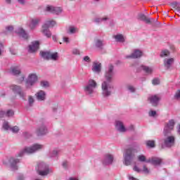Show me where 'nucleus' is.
<instances>
[{
  "label": "nucleus",
  "mask_w": 180,
  "mask_h": 180,
  "mask_svg": "<svg viewBox=\"0 0 180 180\" xmlns=\"http://www.w3.org/2000/svg\"><path fill=\"white\" fill-rule=\"evenodd\" d=\"M114 67L110 65L108 67V70L105 72V78L106 81H104L101 84V89L103 91V96H110L112 94L111 89H113V86L110 84L112 79H113V72Z\"/></svg>",
  "instance_id": "1"
},
{
  "label": "nucleus",
  "mask_w": 180,
  "mask_h": 180,
  "mask_svg": "<svg viewBox=\"0 0 180 180\" xmlns=\"http://www.w3.org/2000/svg\"><path fill=\"white\" fill-rule=\"evenodd\" d=\"M36 170L41 176H46L49 175V174H51V172H53V170L50 167H49L47 164L43 162L37 164L36 167Z\"/></svg>",
  "instance_id": "2"
},
{
  "label": "nucleus",
  "mask_w": 180,
  "mask_h": 180,
  "mask_svg": "<svg viewBox=\"0 0 180 180\" xmlns=\"http://www.w3.org/2000/svg\"><path fill=\"white\" fill-rule=\"evenodd\" d=\"M56 21L54 20H48L46 22L42 25V33L46 37H51V32L49 30V27H54L56 26Z\"/></svg>",
  "instance_id": "3"
},
{
  "label": "nucleus",
  "mask_w": 180,
  "mask_h": 180,
  "mask_svg": "<svg viewBox=\"0 0 180 180\" xmlns=\"http://www.w3.org/2000/svg\"><path fill=\"white\" fill-rule=\"evenodd\" d=\"M43 148L42 145L40 144H34L32 147H27L24 149V150L20 152L18 154V157H22L25 153L26 154H32V153H35V151H39V150H41Z\"/></svg>",
  "instance_id": "4"
},
{
  "label": "nucleus",
  "mask_w": 180,
  "mask_h": 180,
  "mask_svg": "<svg viewBox=\"0 0 180 180\" xmlns=\"http://www.w3.org/2000/svg\"><path fill=\"white\" fill-rule=\"evenodd\" d=\"M124 158V164L126 165H130V164H131V161L133 160V158H134V153H133V150L127 149L126 150Z\"/></svg>",
  "instance_id": "5"
},
{
  "label": "nucleus",
  "mask_w": 180,
  "mask_h": 180,
  "mask_svg": "<svg viewBox=\"0 0 180 180\" xmlns=\"http://www.w3.org/2000/svg\"><path fill=\"white\" fill-rule=\"evenodd\" d=\"M95 88H96V82H95V80L90 79L88 85L84 87V91L88 95H92Z\"/></svg>",
  "instance_id": "6"
},
{
  "label": "nucleus",
  "mask_w": 180,
  "mask_h": 180,
  "mask_svg": "<svg viewBox=\"0 0 180 180\" xmlns=\"http://www.w3.org/2000/svg\"><path fill=\"white\" fill-rule=\"evenodd\" d=\"M46 12H49V13H55L58 15L63 12V8L60 7H54L53 6H47L45 8Z\"/></svg>",
  "instance_id": "7"
},
{
  "label": "nucleus",
  "mask_w": 180,
  "mask_h": 180,
  "mask_svg": "<svg viewBox=\"0 0 180 180\" xmlns=\"http://www.w3.org/2000/svg\"><path fill=\"white\" fill-rule=\"evenodd\" d=\"M10 89L14 94H16L17 95H19L20 98H23L25 96V94L23 91H22V88L18 85L13 84L10 86Z\"/></svg>",
  "instance_id": "8"
},
{
  "label": "nucleus",
  "mask_w": 180,
  "mask_h": 180,
  "mask_svg": "<svg viewBox=\"0 0 180 180\" xmlns=\"http://www.w3.org/2000/svg\"><path fill=\"white\" fill-rule=\"evenodd\" d=\"M148 100L152 106H158V102L161 101V96L160 95H153L148 97Z\"/></svg>",
  "instance_id": "9"
},
{
  "label": "nucleus",
  "mask_w": 180,
  "mask_h": 180,
  "mask_svg": "<svg viewBox=\"0 0 180 180\" xmlns=\"http://www.w3.org/2000/svg\"><path fill=\"white\" fill-rule=\"evenodd\" d=\"M37 81V76L34 74H30L28 76V79L26 81V86L27 88H30Z\"/></svg>",
  "instance_id": "10"
},
{
  "label": "nucleus",
  "mask_w": 180,
  "mask_h": 180,
  "mask_svg": "<svg viewBox=\"0 0 180 180\" xmlns=\"http://www.w3.org/2000/svg\"><path fill=\"white\" fill-rule=\"evenodd\" d=\"M175 125V122L174 120L169 121V123L167 124L165 127L164 134L167 136V134H169L171 133V130H174V126Z\"/></svg>",
  "instance_id": "11"
},
{
  "label": "nucleus",
  "mask_w": 180,
  "mask_h": 180,
  "mask_svg": "<svg viewBox=\"0 0 180 180\" xmlns=\"http://www.w3.org/2000/svg\"><path fill=\"white\" fill-rule=\"evenodd\" d=\"M164 144L166 147H172L175 144V137L174 136H169L164 139Z\"/></svg>",
  "instance_id": "12"
},
{
  "label": "nucleus",
  "mask_w": 180,
  "mask_h": 180,
  "mask_svg": "<svg viewBox=\"0 0 180 180\" xmlns=\"http://www.w3.org/2000/svg\"><path fill=\"white\" fill-rule=\"evenodd\" d=\"M138 19L139 20H143V22H146V23H148V25H151V23H154V22H157V20H154V18H148L147 16L144 14H139L138 15Z\"/></svg>",
  "instance_id": "13"
},
{
  "label": "nucleus",
  "mask_w": 180,
  "mask_h": 180,
  "mask_svg": "<svg viewBox=\"0 0 180 180\" xmlns=\"http://www.w3.org/2000/svg\"><path fill=\"white\" fill-rule=\"evenodd\" d=\"M40 44L38 41H33L31 45L29 46V52L30 53H34L39 50V47Z\"/></svg>",
  "instance_id": "14"
},
{
  "label": "nucleus",
  "mask_w": 180,
  "mask_h": 180,
  "mask_svg": "<svg viewBox=\"0 0 180 180\" xmlns=\"http://www.w3.org/2000/svg\"><path fill=\"white\" fill-rule=\"evenodd\" d=\"M146 162H150L153 165H160L162 162V160L159 158H152L148 159Z\"/></svg>",
  "instance_id": "15"
},
{
  "label": "nucleus",
  "mask_w": 180,
  "mask_h": 180,
  "mask_svg": "<svg viewBox=\"0 0 180 180\" xmlns=\"http://www.w3.org/2000/svg\"><path fill=\"white\" fill-rule=\"evenodd\" d=\"M113 162V156L112 155H106L103 162V165H110Z\"/></svg>",
  "instance_id": "16"
},
{
  "label": "nucleus",
  "mask_w": 180,
  "mask_h": 180,
  "mask_svg": "<svg viewBox=\"0 0 180 180\" xmlns=\"http://www.w3.org/2000/svg\"><path fill=\"white\" fill-rule=\"evenodd\" d=\"M15 33H17V34H18L20 37H22V39H29V36L27 35L26 32L24 31V30H22V28H18L15 31Z\"/></svg>",
  "instance_id": "17"
},
{
  "label": "nucleus",
  "mask_w": 180,
  "mask_h": 180,
  "mask_svg": "<svg viewBox=\"0 0 180 180\" xmlns=\"http://www.w3.org/2000/svg\"><path fill=\"white\" fill-rule=\"evenodd\" d=\"M143 56V53L139 50H136L131 56H127L126 58H139Z\"/></svg>",
  "instance_id": "18"
},
{
  "label": "nucleus",
  "mask_w": 180,
  "mask_h": 180,
  "mask_svg": "<svg viewBox=\"0 0 180 180\" xmlns=\"http://www.w3.org/2000/svg\"><path fill=\"white\" fill-rule=\"evenodd\" d=\"M36 96L38 101H44L46 99V92L39 91L36 94Z\"/></svg>",
  "instance_id": "19"
},
{
  "label": "nucleus",
  "mask_w": 180,
  "mask_h": 180,
  "mask_svg": "<svg viewBox=\"0 0 180 180\" xmlns=\"http://www.w3.org/2000/svg\"><path fill=\"white\" fill-rule=\"evenodd\" d=\"M174 63V58H171L169 59H165L164 60V65L166 67L167 70H169L171 68V65Z\"/></svg>",
  "instance_id": "20"
},
{
  "label": "nucleus",
  "mask_w": 180,
  "mask_h": 180,
  "mask_svg": "<svg viewBox=\"0 0 180 180\" xmlns=\"http://www.w3.org/2000/svg\"><path fill=\"white\" fill-rule=\"evenodd\" d=\"M9 162L11 164V167H13V169H18V166H16V164L19 162L18 159H15L14 158H11L9 160Z\"/></svg>",
  "instance_id": "21"
},
{
  "label": "nucleus",
  "mask_w": 180,
  "mask_h": 180,
  "mask_svg": "<svg viewBox=\"0 0 180 180\" xmlns=\"http://www.w3.org/2000/svg\"><path fill=\"white\" fill-rule=\"evenodd\" d=\"M116 127L117 130H119V131H121L122 133H124V131H126V128L124 127L123 122L120 121H117L116 122Z\"/></svg>",
  "instance_id": "22"
},
{
  "label": "nucleus",
  "mask_w": 180,
  "mask_h": 180,
  "mask_svg": "<svg viewBox=\"0 0 180 180\" xmlns=\"http://www.w3.org/2000/svg\"><path fill=\"white\" fill-rule=\"evenodd\" d=\"M36 133L37 136H43L47 133V129L44 126H42L37 129Z\"/></svg>",
  "instance_id": "23"
},
{
  "label": "nucleus",
  "mask_w": 180,
  "mask_h": 180,
  "mask_svg": "<svg viewBox=\"0 0 180 180\" xmlns=\"http://www.w3.org/2000/svg\"><path fill=\"white\" fill-rule=\"evenodd\" d=\"M101 65L99 63H94L92 67V71L94 72H101Z\"/></svg>",
  "instance_id": "24"
},
{
  "label": "nucleus",
  "mask_w": 180,
  "mask_h": 180,
  "mask_svg": "<svg viewBox=\"0 0 180 180\" xmlns=\"http://www.w3.org/2000/svg\"><path fill=\"white\" fill-rule=\"evenodd\" d=\"M39 22H40V20L37 18H34L31 20V23L30 25V27L31 29H33L34 27H36V26H37V25H39Z\"/></svg>",
  "instance_id": "25"
},
{
  "label": "nucleus",
  "mask_w": 180,
  "mask_h": 180,
  "mask_svg": "<svg viewBox=\"0 0 180 180\" xmlns=\"http://www.w3.org/2000/svg\"><path fill=\"white\" fill-rule=\"evenodd\" d=\"M11 72L13 75H20L21 74L20 69L19 68H11Z\"/></svg>",
  "instance_id": "26"
},
{
  "label": "nucleus",
  "mask_w": 180,
  "mask_h": 180,
  "mask_svg": "<svg viewBox=\"0 0 180 180\" xmlns=\"http://www.w3.org/2000/svg\"><path fill=\"white\" fill-rule=\"evenodd\" d=\"M50 54L51 52L46 51H41L40 52V56H41L43 57V58H44L45 60H50Z\"/></svg>",
  "instance_id": "27"
},
{
  "label": "nucleus",
  "mask_w": 180,
  "mask_h": 180,
  "mask_svg": "<svg viewBox=\"0 0 180 180\" xmlns=\"http://www.w3.org/2000/svg\"><path fill=\"white\" fill-rule=\"evenodd\" d=\"M172 8L174 9L175 11H177L178 12L180 11V4L178 2H174L171 4Z\"/></svg>",
  "instance_id": "28"
},
{
  "label": "nucleus",
  "mask_w": 180,
  "mask_h": 180,
  "mask_svg": "<svg viewBox=\"0 0 180 180\" xmlns=\"http://www.w3.org/2000/svg\"><path fill=\"white\" fill-rule=\"evenodd\" d=\"M141 70L145 71V72H146L147 74H151V72H153V69H151L150 68H148L147 66L141 65Z\"/></svg>",
  "instance_id": "29"
},
{
  "label": "nucleus",
  "mask_w": 180,
  "mask_h": 180,
  "mask_svg": "<svg viewBox=\"0 0 180 180\" xmlns=\"http://www.w3.org/2000/svg\"><path fill=\"white\" fill-rule=\"evenodd\" d=\"M57 58H58V53L57 52L50 53L49 60H53V61H56Z\"/></svg>",
  "instance_id": "30"
},
{
  "label": "nucleus",
  "mask_w": 180,
  "mask_h": 180,
  "mask_svg": "<svg viewBox=\"0 0 180 180\" xmlns=\"http://www.w3.org/2000/svg\"><path fill=\"white\" fill-rule=\"evenodd\" d=\"M146 146H147V147H150V148H154V147H155V141H147Z\"/></svg>",
  "instance_id": "31"
},
{
  "label": "nucleus",
  "mask_w": 180,
  "mask_h": 180,
  "mask_svg": "<svg viewBox=\"0 0 180 180\" xmlns=\"http://www.w3.org/2000/svg\"><path fill=\"white\" fill-rule=\"evenodd\" d=\"M138 160L141 162H147V158L144 155H138Z\"/></svg>",
  "instance_id": "32"
},
{
  "label": "nucleus",
  "mask_w": 180,
  "mask_h": 180,
  "mask_svg": "<svg viewBox=\"0 0 180 180\" xmlns=\"http://www.w3.org/2000/svg\"><path fill=\"white\" fill-rule=\"evenodd\" d=\"M115 40H117V41H121V42L124 41V37H123V35L122 34H118L115 36Z\"/></svg>",
  "instance_id": "33"
},
{
  "label": "nucleus",
  "mask_w": 180,
  "mask_h": 180,
  "mask_svg": "<svg viewBox=\"0 0 180 180\" xmlns=\"http://www.w3.org/2000/svg\"><path fill=\"white\" fill-rule=\"evenodd\" d=\"M15 112L12 110H8L6 113L4 112V116H7V117H11V116H13Z\"/></svg>",
  "instance_id": "34"
},
{
  "label": "nucleus",
  "mask_w": 180,
  "mask_h": 180,
  "mask_svg": "<svg viewBox=\"0 0 180 180\" xmlns=\"http://www.w3.org/2000/svg\"><path fill=\"white\" fill-rule=\"evenodd\" d=\"M168 56H169V51L168 50L162 51L160 53V57H168Z\"/></svg>",
  "instance_id": "35"
},
{
  "label": "nucleus",
  "mask_w": 180,
  "mask_h": 180,
  "mask_svg": "<svg viewBox=\"0 0 180 180\" xmlns=\"http://www.w3.org/2000/svg\"><path fill=\"white\" fill-rule=\"evenodd\" d=\"M77 32H78V28H77L75 27H69V32L71 33V34H72L74 33H77Z\"/></svg>",
  "instance_id": "36"
},
{
  "label": "nucleus",
  "mask_w": 180,
  "mask_h": 180,
  "mask_svg": "<svg viewBox=\"0 0 180 180\" xmlns=\"http://www.w3.org/2000/svg\"><path fill=\"white\" fill-rule=\"evenodd\" d=\"M96 46L98 49H102V46H103V43L102 42V41L97 39V40H96Z\"/></svg>",
  "instance_id": "37"
},
{
  "label": "nucleus",
  "mask_w": 180,
  "mask_h": 180,
  "mask_svg": "<svg viewBox=\"0 0 180 180\" xmlns=\"http://www.w3.org/2000/svg\"><path fill=\"white\" fill-rule=\"evenodd\" d=\"M3 129L6 131L9 130V129H11V127H9V123L6 121H5L3 123Z\"/></svg>",
  "instance_id": "38"
},
{
  "label": "nucleus",
  "mask_w": 180,
  "mask_h": 180,
  "mask_svg": "<svg viewBox=\"0 0 180 180\" xmlns=\"http://www.w3.org/2000/svg\"><path fill=\"white\" fill-rule=\"evenodd\" d=\"M142 172L143 174H150V169H148V167H147L146 165H143Z\"/></svg>",
  "instance_id": "39"
},
{
  "label": "nucleus",
  "mask_w": 180,
  "mask_h": 180,
  "mask_svg": "<svg viewBox=\"0 0 180 180\" xmlns=\"http://www.w3.org/2000/svg\"><path fill=\"white\" fill-rule=\"evenodd\" d=\"M28 102H29L30 106H32V105H33V103H34V98H33L32 96H30L28 98Z\"/></svg>",
  "instance_id": "40"
},
{
  "label": "nucleus",
  "mask_w": 180,
  "mask_h": 180,
  "mask_svg": "<svg viewBox=\"0 0 180 180\" xmlns=\"http://www.w3.org/2000/svg\"><path fill=\"white\" fill-rule=\"evenodd\" d=\"M153 85H160V79H153L152 81Z\"/></svg>",
  "instance_id": "41"
},
{
  "label": "nucleus",
  "mask_w": 180,
  "mask_h": 180,
  "mask_svg": "<svg viewBox=\"0 0 180 180\" xmlns=\"http://www.w3.org/2000/svg\"><path fill=\"white\" fill-rule=\"evenodd\" d=\"M41 86L47 88V86H49V82H41Z\"/></svg>",
  "instance_id": "42"
},
{
  "label": "nucleus",
  "mask_w": 180,
  "mask_h": 180,
  "mask_svg": "<svg viewBox=\"0 0 180 180\" xmlns=\"http://www.w3.org/2000/svg\"><path fill=\"white\" fill-rule=\"evenodd\" d=\"M102 20H108V18L105 17L103 18H96L95 20V22H96L97 23H99V22H102Z\"/></svg>",
  "instance_id": "43"
},
{
  "label": "nucleus",
  "mask_w": 180,
  "mask_h": 180,
  "mask_svg": "<svg viewBox=\"0 0 180 180\" xmlns=\"http://www.w3.org/2000/svg\"><path fill=\"white\" fill-rule=\"evenodd\" d=\"M174 98H175L176 99H179V100H180V90H178V91L176 92V94H175V95H174Z\"/></svg>",
  "instance_id": "44"
},
{
  "label": "nucleus",
  "mask_w": 180,
  "mask_h": 180,
  "mask_svg": "<svg viewBox=\"0 0 180 180\" xmlns=\"http://www.w3.org/2000/svg\"><path fill=\"white\" fill-rule=\"evenodd\" d=\"M11 130L13 133H18V131H19V127L15 126L13 128H11Z\"/></svg>",
  "instance_id": "45"
},
{
  "label": "nucleus",
  "mask_w": 180,
  "mask_h": 180,
  "mask_svg": "<svg viewBox=\"0 0 180 180\" xmlns=\"http://www.w3.org/2000/svg\"><path fill=\"white\" fill-rule=\"evenodd\" d=\"M127 89L129 91H130V92H135L136 91V89H134V87L133 86H128Z\"/></svg>",
  "instance_id": "46"
},
{
  "label": "nucleus",
  "mask_w": 180,
  "mask_h": 180,
  "mask_svg": "<svg viewBox=\"0 0 180 180\" xmlns=\"http://www.w3.org/2000/svg\"><path fill=\"white\" fill-rule=\"evenodd\" d=\"M6 29L7 32H13V26H12V25L6 27Z\"/></svg>",
  "instance_id": "47"
},
{
  "label": "nucleus",
  "mask_w": 180,
  "mask_h": 180,
  "mask_svg": "<svg viewBox=\"0 0 180 180\" xmlns=\"http://www.w3.org/2000/svg\"><path fill=\"white\" fill-rule=\"evenodd\" d=\"M83 60L84 61H86V63H91V58L89 56H84Z\"/></svg>",
  "instance_id": "48"
},
{
  "label": "nucleus",
  "mask_w": 180,
  "mask_h": 180,
  "mask_svg": "<svg viewBox=\"0 0 180 180\" xmlns=\"http://www.w3.org/2000/svg\"><path fill=\"white\" fill-rule=\"evenodd\" d=\"M157 115V112L152 110L149 112V116L154 117Z\"/></svg>",
  "instance_id": "49"
},
{
  "label": "nucleus",
  "mask_w": 180,
  "mask_h": 180,
  "mask_svg": "<svg viewBox=\"0 0 180 180\" xmlns=\"http://www.w3.org/2000/svg\"><path fill=\"white\" fill-rule=\"evenodd\" d=\"M134 171H135L136 172H141V169H140V168H139V167L137 166L134 167Z\"/></svg>",
  "instance_id": "50"
},
{
  "label": "nucleus",
  "mask_w": 180,
  "mask_h": 180,
  "mask_svg": "<svg viewBox=\"0 0 180 180\" xmlns=\"http://www.w3.org/2000/svg\"><path fill=\"white\" fill-rule=\"evenodd\" d=\"M25 81V76L23 75H20V77L19 78L18 82H22Z\"/></svg>",
  "instance_id": "51"
},
{
  "label": "nucleus",
  "mask_w": 180,
  "mask_h": 180,
  "mask_svg": "<svg viewBox=\"0 0 180 180\" xmlns=\"http://www.w3.org/2000/svg\"><path fill=\"white\" fill-rule=\"evenodd\" d=\"M72 53H73V54H75L76 56L79 55V51L78 49H73Z\"/></svg>",
  "instance_id": "52"
},
{
  "label": "nucleus",
  "mask_w": 180,
  "mask_h": 180,
  "mask_svg": "<svg viewBox=\"0 0 180 180\" xmlns=\"http://www.w3.org/2000/svg\"><path fill=\"white\" fill-rule=\"evenodd\" d=\"M63 41H65V43H70L68 37H63Z\"/></svg>",
  "instance_id": "53"
},
{
  "label": "nucleus",
  "mask_w": 180,
  "mask_h": 180,
  "mask_svg": "<svg viewBox=\"0 0 180 180\" xmlns=\"http://www.w3.org/2000/svg\"><path fill=\"white\" fill-rule=\"evenodd\" d=\"M5 116V112L0 110V117H4Z\"/></svg>",
  "instance_id": "54"
},
{
  "label": "nucleus",
  "mask_w": 180,
  "mask_h": 180,
  "mask_svg": "<svg viewBox=\"0 0 180 180\" xmlns=\"http://www.w3.org/2000/svg\"><path fill=\"white\" fill-rule=\"evenodd\" d=\"M67 165H68L67 162H64L63 163V168H67Z\"/></svg>",
  "instance_id": "55"
},
{
  "label": "nucleus",
  "mask_w": 180,
  "mask_h": 180,
  "mask_svg": "<svg viewBox=\"0 0 180 180\" xmlns=\"http://www.w3.org/2000/svg\"><path fill=\"white\" fill-rule=\"evenodd\" d=\"M53 155H57V154H58V151L53 150Z\"/></svg>",
  "instance_id": "56"
},
{
  "label": "nucleus",
  "mask_w": 180,
  "mask_h": 180,
  "mask_svg": "<svg viewBox=\"0 0 180 180\" xmlns=\"http://www.w3.org/2000/svg\"><path fill=\"white\" fill-rule=\"evenodd\" d=\"M129 130H134V126L130 125L129 126Z\"/></svg>",
  "instance_id": "57"
},
{
  "label": "nucleus",
  "mask_w": 180,
  "mask_h": 180,
  "mask_svg": "<svg viewBox=\"0 0 180 180\" xmlns=\"http://www.w3.org/2000/svg\"><path fill=\"white\" fill-rule=\"evenodd\" d=\"M20 4H25V0H18Z\"/></svg>",
  "instance_id": "58"
},
{
  "label": "nucleus",
  "mask_w": 180,
  "mask_h": 180,
  "mask_svg": "<svg viewBox=\"0 0 180 180\" xmlns=\"http://www.w3.org/2000/svg\"><path fill=\"white\" fill-rule=\"evenodd\" d=\"M52 39H53V40H54V41H56L57 40V37L56 36H53Z\"/></svg>",
  "instance_id": "59"
},
{
  "label": "nucleus",
  "mask_w": 180,
  "mask_h": 180,
  "mask_svg": "<svg viewBox=\"0 0 180 180\" xmlns=\"http://www.w3.org/2000/svg\"><path fill=\"white\" fill-rule=\"evenodd\" d=\"M129 180H138V179L134 177H129Z\"/></svg>",
  "instance_id": "60"
},
{
  "label": "nucleus",
  "mask_w": 180,
  "mask_h": 180,
  "mask_svg": "<svg viewBox=\"0 0 180 180\" xmlns=\"http://www.w3.org/2000/svg\"><path fill=\"white\" fill-rule=\"evenodd\" d=\"M18 180H23V176H19Z\"/></svg>",
  "instance_id": "61"
},
{
  "label": "nucleus",
  "mask_w": 180,
  "mask_h": 180,
  "mask_svg": "<svg viewBox=\"0 0 180 180\" xmlns=\"http://www.w3.org/2000/svg\"><path fill=\"white\" fill-rule=\"evenodd\" d=\"M69 180H78V179H74V178L71 177V178H70Z\"/></svg>",
  "instance_id": "62"
},
{
  "label": "nucleus",
  "mask_w": 180,
  "mask_h": 180,
  "mask_svg": "<svg viewBox=\"0 0 180 180\" xmlns=\"http://www.w3.org/2000/svg\"><path fill=\"white\" fill-rule=\"evenodd\" d=\"M11 0H6V2H7V4H11Z\"/></svg>",
  "instance_id": "63"
},
{
  "label": "nucleus",
  "mask_w": 180,
  "mask_h": 180,
  "mask_svg": "<svg viewBox=\"0 0 180 180\" xmlns=\"http://www.w3.org/2000/svg\"><path fill=\"white\" fill-rule=\"evenodd\" d=\"M178 132H179V134H180V124H179V127Z\"/></svg>",
  "instance_id": "64"
}]
</instances>
